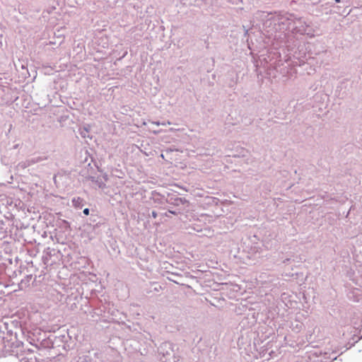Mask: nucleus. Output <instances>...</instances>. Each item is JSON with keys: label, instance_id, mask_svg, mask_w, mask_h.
I'll list each match as a JSON object with an SVG mask.
<instances>
[{"label": "nucleus", "instance_id": "obj_4", "mask_svg": "<svg viewBox=\"0 0 362 362\" xmlns=\"http://www.w3.org/2000/svg\"><path fill=\"white\" fill-rule=\"evenodd\" d=\"M337 2H339V0H335Z\"/></svg>", "mask_w": 362, "mask_h": 362}, {"label": "nucleus", "instance_id": "obj_2", "mask_svg": "<svg viewBox=\"0 0 362 362\" xmlns=\"http://www.w3.org/2000/svg\"><path fill=\"white\" fill-rule=\"evenodd\" d=\"M83 214H84L85 215H86V216L89 215V209H87V208H86V209H85L83 210Z\"/></svg>", "mask_w": 362, "mask_h": 362}, {"label": "nucleus", "instance_id": "obj_3", "mask_svg": "<svg viewBox=\"0 0 362 362\" xmlns=\"http://www.w3.org/2000/svg\"><path fill=\"white\" fill-rule=\"evenodd\" d=\"M158 214L156 211L152 212V216L153 218H156L157 217Z\"/></svg>", "mask_w": 362, "mask_h": 362}, {"label": "nucleus", "instance_id": "obj_1", "mask_svg": "<svg viewBox=\"0 0 362 362\" xmlns=\"http://www.w3.org/2000/svg\"><path fill=\"white\" fill-rule=\"evenodd\" d=\"M83 199L81 197H75L72 199L73 206L76 208H80L83 206Z\"/></svg>", "mask_w": 362, "mask_h": 362}]
</instances>
